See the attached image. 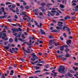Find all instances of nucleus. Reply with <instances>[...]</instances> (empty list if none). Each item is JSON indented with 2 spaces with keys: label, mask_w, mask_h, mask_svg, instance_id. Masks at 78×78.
Instances as JSON below:
<instances>
[{
  "label": "nucleus",
  "mask_w": 78,
  "mask_h": 78,
  "mask_svg": "<svg viewBox=\"0 0 78 78\" xmlns=\"http://www.w3.org/2000/svg\"><path fill=\"white\" fill-rule=\"evenodd\" d=\"M16 11L17 12H19V8L18 7H16Z\"/></svg>",
  "instance_id": "nucleus-36"
},
{
  "label": "nucleus",
  "mask_w": 78,
  "mask_h": 78,
  "mask_svg": "<svg viewBox=\"0 0 78 78\" xmlns=\"http://www.w3.org/2000/svg\"><path fill=\"white\" fill-rule=\"evenodd\" d=\"M40 30L41 31V34H46L45 32L44 31L41 29H40Z\"/></svg>",
  "instance_id": "nucleus-11"
},
{
  "label": "nucleus",
  "mask_w": 78,
  "mask_h": 78,
  "mask_svg": "<svg viewBox=\"0 0 78 78\" xmlns=\"http://www.w3.org/2000/svg\"><path fill=\"white\" fill-rule=\"evenodd\" d=\"M34 68H36V70H38V69H40V67L38 66L37 67V66H34Z\"/></svg>",
  "instance_id": "nucleus-23"
},
{
  "label": "nucleus",
  "mask_w": 78,
  "mask_h": 78,
  "mask_svg": "<svg viewBox=\"0 0 78 78\" xmlns=\"http://www.w3.org/2000/svg\"><path fill=\"white\" fill-rule=\"evenodd\" d=\"M74 65L76 66H78V63L77 62H76L74 63Z\"/></svg>",
  "instance_id": "nucleus-60"
},
{
  "label": "nucleus",
  "mask_w": 78,
  "mask_h": 78,
  "mask_svg": "<svg viewBox=\"0 0 78 78\" xmlns=\"http://www.w3.org/2000/svg\"><path fill=\"white\" fill-rule=\"evenodd\" d=\"M55 41V39L51 40L49 41V46H51V45L52 44H53V42H53V41Z\"/></svg>",
  "instance_id": "nucleus-9"
},
{
  "label": "nucleus",
  "mask_w": 78,
  "mask_h": 78,
  "mask_svg": "<svg viewBox=\"0 0 78 78\" xmlns=\"http://www.w3.org/2000/svg\"><path fill=\"white\" fill-rule=\"evenodd\" d=\"M54 46L53 45H51V47H49V49H51L52 48H53Z\"/></svg>",
  "instance_id": "nucleus-57"
},
{
  "label": "nucleus",
  "mask_w": 78,
  "mask_h": 78,
  "mask_svg": "<svg viewBox=\"0 0 78 78\" xmlns=\"http://www.w3.org/2000/svg\"><path fill=\"white\" fill-rule=\"evenodd\" d=\"M4 27L5 28H6V30H8L9 28H8V27L6 25Z\"/></svg>",
  "instance_id": "nucleus-56"
},
{
  "label": "nucleus",
  "mask_w": 78,
  "mask_h": 78,
  "mask_svg": "<svg viewBox=\"0 0 78 78\" xmlns=\"http://www.w3.org/2000/svg\"><path fill=\"white\" fill-rule=\"evenodd\" d=\"M70 73H75V71L73 70H70Z\"/></svg>",
  "instance_id": "nucleus-52"
},
{
  "label": "nucleus",
  "mask_w": 78,
  "mask_h": 78,
  "mask_svg": "<svg viewBox=\"0 0 78 78\" xmlns=\"http://www.w3.org/2000/svg\"><path fill=\"white\" fill-rule=\"evenodd\" d=\"M69 27L67 26H64L62 27L63 30H64L66 28V30H68V29H69Z\"/></svg>",
  "instance_id": "nucleus-10"
},
{
  "label": "nucleus",
  "mask_w": 78,
  "mask_h": 78,
  "mask_svg": "<svg viewBox=\"0 0 78 78\" xmlns=\"http://www.w3.org/2000/svg\"><path fill=\"white\" fill-rule=\"evenodd\" d=\"M16 31L17 32H19V31H22V30L21 29L20 27H19L18 29H16Z\"/></svg>",
  "instance_id": "nucleus-16"
},
{
  "label": "nucleus",
  "mask_w": 78,
  "mask_h": 78,
  "mask_svg": "<svg viewBox=\"0 0 78 78\" xmlns=\"http://www.w3.org/2000/svg\"><path fill=\"white\" fill-rule=\"evenodd\" d=\"M14 73V70H12L11 71V73L10 74V75H13Z\"/></svg>",
  "instance_id": "nucleus-29"
},
{
  "label": "nucleus",
  "mask_w": 78,
  "mask_h": 78,
  "mask_svg": "<svg viewBox=\"0 0 78 78\" xmlns=\"http://www.w3.org/2000/svg\"><path fill=\"white\" fill-rule=\"evenodd\" d=\"M63 23L61 21H58V25L60 27H56V29H59V30H62V27H63Z\"/></svg>",
  "instance_id": "nucleus-3"
},
{
  "label": "nucleus",
  "mask_w": 78,
  "mask_h": 78,
  "mask_svg": "<svg viewBox=\"0 0 78 78\" xmlns=\"http://www.w3.org/2000/svg\"><path fill=\"white\" fill-rule=\"evenodd\" d=\"M1 9L2 12H5V9H4V7H1Z\"/></svg>",
  "instance_id": "nucleus-43"
},
{
  "label": "nucleus",
  "mask_w": 78,
  "mask_h": 78,
  "mask_svg": "<svg viewBox=\"0 0 78 78\" xmlns=\"http://www.w3.org/2000/svg\"><path fill=\"white\" fill-rule=\"evenodd\" d=\"M75 18V16H73L71 17V19L72 20H74Z\"/></svg>",
  "instance_id": "nucleus-58"
},
{
  "label": "nucleus",
  "mask_w": 78,
  "mask_h": 78,
  "mask_svg": "<svg viewBox=\"0 0 78 78\" xmlns=\"http://www.w3.org/2000/svg\"><path fill=\"white\" fill-rule=\"evenodd\" d=\"M49 66V65L48 64H47L46 65L44 66V68H45V69H48V68Z\"/></svg>",
  "instance_id": "nucleus-25"
},
{
  "label": "nucleus",
  "mask_w": 78,
  "mask_h": 78,
  "mask_svg": "<svg viewBox=\"0 0 78 78\" xmlns=\"http://www.w3.org/2000/svg\"><path fill=\"white\" fill-rule=\"evenodd\" d=\"M61 1L62 2L63 4H64L65 5H66V4H67L66 0H61Z\"/></svg>",
  "instance_id": "nucleus-12"
},
{
  "label": "nucleus",
  "mask_w": 78,
  "mask_h": 78,
  "mask_svg": "<svg viewBox=\"0 0 78 78\" xmlns=\"http://www.w3.org/2000/svg\"><path fill=\"white\" fill-rule=\"evenodd\" d=\"M3 43V40H0V44L2 45Z\"/></svg>",
  "instance_id": "nucleus-41"
},
{
  "label": "nucleus",
  "mask_w": 78,
  "mask_h": 78,
  "mask_svg": "<svg viewBox=\"0 0 78 78\" xmlns=\"http://www.w3.org/2000/svg\"><path fill=\"white\" fill-rule=\"evenodd\" d=\"M27 44L28 45H32V44L30 43L29 42H27Z\"/></svg>",
  "instance_id": "nucleus-39"
},
{
  "label": "nucleus",
  "mask_w": 78,
  "mask_h": 78,
  "mask_svg": "<svg viewBox=\"0 0 78 78\" xmlns=\"http://www.w3.org/2000/svg\"><path fill=\"white\" fill-rule=\"evenodd\" d=\"M6 17H7V15L0 16V19H5V18H6Z\"/></svg>",
  "instance_id": "nucleus-15"
},
{
  "label": "nucleus",
  "mask_w": 78,
  "mask_h": 78,
  "mask_svg": "<svg viewBox=\"0 0 78 78\" xmlns=\"http://www.w3.org/2000/svg\"><path fill=\"white\" fill-rule=\"evenodd\" d=\"M59 45V43H56V44H55V46H57V45Z\"/></svg>",
  "instance_id": "nucleus-64"
},
{
  "label": "nucleus",
  "mask_w": 78,
  "mask_h": 78,
  "mask_svg": "<svg viewBox=\"0 0 78 78\" xmlns=\"http://www.w3.org/2000/svg\"><path fill=\"white\" fill-rule=\"evenodd\" d=\"M27 48V51L25 49V48L24 47H23L22 48V49L24 51V52H25V51H26V52H27V53H31V51L30 50V49H29L28 48Z\"/></svg>",
  "instance_id": "nucleus-6"
},
{
  "label": "nucleus",
  "mask_w": 78,
  "mask_h": 78,
  "mask_svg": "<svg viewBox=\"0 0 78 78\" xmlns=\"http://www.w3.org/2000/svg\"><path fill=\"white\" fill-rule=\"evenodd\" d=\"M68 75L69 76V77H72V74H71L69 73H68Z\"/></svg>",
  "instance_id": "nucleus-24"
},
{
  "label": "nucleus",
  "mask_w": 78,
  "mask_h": 78,
  "mask_svg": "<svg viewBox=\"0 0 78 78\" xmlns=\"http://www.w3.org/2000/svg\"><path fill=\"white\" fill-rule=\"evenodd\" d=\"M22 34V32H19V34H18L17 33H15L14 34H13V35H14V36H15L16 37H20V36H21V35ZM17 34H18V35Z\"/></svg>",
  "instance_id": "nucleus-5"
},
{
  "label": "nucleus",
  "mask_w": 78,
  "mask_h": 78,
  "mask_svg": "<svg viewBox=\"0 0 78 78\" xmlns=\"http://www.w3.org/2000/svg\"><path fill=\"white\" fill-rule=\"evenodd\" d=\"M16 5H12V8H15V7H16Z\"/></svg>",
  "instance_id": "nucleus-47"
},
{
  "label": "nucleus",
  "mask_w": 78,
  "mask_h": 78,
  "mask_svg": "<svg viewBox=\"0 0 78 78\" xmlns=\"http://www.w3.org/2000/svg\"><path fill=\"white\" fill-rule=\"evenodd\" d=\"M60 21H63V22H65V20L64 19H60L59 20Z\"/></svg>",
  "instance_id": "nucleus-51"
},
{
  "label": "nucleus",
  "mask_w": 78,
  "mask_h": 78,
  "mask_svg": "<svg viewBox=\"0 0 78 78\" xmlns=\"http://www.w3.org/2000/svg\"><path fill=\"white\" fill-rule=\"evenodd\" d=\"M61 59H63V61H65V60L67 59V58H64V57H62L61 58Z\"/></svg>",
  "instance_id": "nucleus-45"
},
{
  "label": "nucleus",
  "mask_w": 78,
  "mask_h": 78,
  "mask_svg": "<svg viewBox=\"0 0 78 78\" xmlns=\"http://www.w3.org/2000/svg\"><path fill=\"white\" fill-rule=\"evenodd\" d=\"M42 64H41L39 63H38L37 64V66H42Z\"/></svg>",
  "instance_id": "nucleus-49"
},
{
  "label": "nucleus",
  "mask_w": 78,
  "mask_h": 78,
  "mask_svg": "<svg viewBox=\"0 0 78 78\" xmlns=\"http://www.w3.org/2000/svg\"><path fill=\"white\" fill-rule=\"evenodd\" d=\"M31 55L32 56V58H31L30 60L33 62H34V61H36V59H38L37 56L36 55H35V53L31 54Z\"/></svg>",
  "instance_id": "nucleus-2"
},
{
  "label": "nucleus",
  "mask_w": 78,
  "mask_h": 78,
  "mask_svg": "<svg viewBox=\"0 0 78 78\" xmlns=\"http://www.w3.org/2000/svg\"><path fill=\"white\" fill-rule=\"evenodd\" d=\"M7 37V35L5 33H3V32H0V38L2 37V39H5V37Z\"/></svg>",
  "instance_id": "nucleus-4"
},
{
  "label": "nucleus",
  "mask_w": 78,
  "mask_h": 78,
  "mask_svg": "<svg viewBox=\"0 0 78 78\" xmlns=\"http://www.w3.org/2000/svg\"><path fill=\"white\" fill-rule=\"evenodd\" d=\"M41 72V71L40 70H37L34 72V73H39V72Z\"/></svg>",
  "instance_id": "nucleus-35"
},
{
  "label": "nucleus",
  "mask_w": 78,
  "mask_h": 78,
  "mask_svg": "<svg viewBox=\"0 0 78 78\" xmlns=\"http://www.w3.org/2000/svg\"><path fill=\"white\" fill-rule=\"evenodd\" d=\"M75 10H76L75 12H77L78 11V8L76 7V6L75 7Z\"/></svg>",
  "instance_id": "nucleus-44"
},
{
  "label": "nucleus",
  "mask_w": 78,
  "mask_h": 78,
  "mask_svg": "<svg viewBox=\"0 0 78 78\" xmlns=\"http://www.w3.org/2000/svg\"><path fill=\"white\" fill-rule=\"evenodd\" d=\"M41 6H44L46 5V2H43V3H41L40 4Z\"/></svg>",
  "instance_id": "nucleus-14"
},
{
  "label": "nucleus",
  "mask_w": 78,
  "mask_h": 78,
  "mask_svg": "<svg viewBox=\"0 0 78 78\" xmlns=\"http://www.w3.org/2000/svg\"><path fill=\"white\" fill-rule=\"evenodd\" d=\"M38 9H36L34 10H33V11L34 12L35 15L36 16H37L39 14V12H38Z\"/></svg>",
  "instance_id": "nucleus-7"
},
{
  "label": "nucleus",
  "mask_w": 78,
  "mask_h": 78,
  "mask_svg": "<svg viewBox=\"0 0 78 78\" xmlns=\"http://www.w3.org/2000/svg\"><path fill=\"white\" fill-rule=\"evenodd\" d=\"M70 43H71V40H68L66 42L67 45H69V44H70Z\"/></svg>",
  "instance_id": "nucleus-17"
},
{
  "label": "nucleus",
  "mask_w": 78,
  "mask_h": 78,
  "mask_svg": "<svg viewBox=\"0 0 78 78\" xmlns=\"http://www.w3.org/2000/svg\"><path fill=\"white\" fill-rule=\"evenodd\" d=\"M10 11H12V12H16L15 11L13 10V9H12V7H10Z\"/></svg>",
  "instance_id": "nucleus-33"
},
{
  "label": "nucleus",
  "mask_w": 78,
  "mask_h": 78,
  "mask_svg": "<svg viewBox=\"0 0 78 78\" xmlns=\"http://www.w3.org/2000/svg\"><path fill=\"white\" fill-rule=\"evenodd\" d=\"M63 36L65 37H67V35H66V33H64L63 34Z\"/></svg>",
  "instance_id": "nucleus-38"
},
{
  "label": "nucleus",
  "mask_w": 78,
  "mask_h": 78,
  "mask_svg": "<svg viewBox=\"0 0 78 78\" xmlns=\"http://www.w3.org/2000/svg\"><path fill=\"white\" fill-rule=\"evenodd\" d=\"M67 31H68L69 34H72V33L70 32V28H69L68 30H67Z\"/></svg>",
  "instance_id": "nucleus-22"
},
{
  "label": "nucleus",
  "mask_w": 78,
  "mask_h": 78,
  "mask_svg": "<svg viewBox=\"0 0 78 78\" xmlns=\"http://www.w3.org/2000/svg\"><path fill=\"white\" fill-rule=\"evenodd\" d=\"M73 69L75 70H78V68L77 67L75 68V67H73Z\"/></svg>",
  "instance_id": "nucleus-53"
},
{
  "label": "nucleus",
  "mask_w": 78,
  "mask_h": 78,
  "mask_svg": "<svg viewBox=\"0 0 78 78\" xmlns=\"http://www.w3.org/2000/svg\"><path fill=\"white\" fill-rule=\"evenodd\" d=\"M15 42H18L17 38L16 37L15 38Z\"/></svg>",
  "instance_id": "nucleus-48"
},
{
  "label": "nucleus",
  "mask_w": 78,
  "mask_h": 78,
  "mask_svg": "<svg viewBox=\"0 0 78 78\" xmlns=\"http://www.w3.org/2000/svg\"><path fill=\"white\" fill-rule=\"evenodd\" d=\"M13 41V40L12 38H10L9 39V42H11V43H12Z\"/></svg>",
  "instance_id": "nucleus-30"
},
{
  "label": "nucleus",
  "mask_w": 78,
  "mask_h": 78,
  "mask_svg": "<svg viewBox=\"0 0 78 78\" xmlns=\"http://www.w3.org/2000/svg\"><path fill=\"white\" fill-rule=\"evenodd\" d=\"M60 49L61 51H63L64 50V46H60Z\"/></svg>",
  "instance_id": "nucleus-19"
},
{
  "label": "nucleus",
  "mask_w": 78,
  "mask_h": 78,
  "mask_svg": "<svg viewBox=\"0 0 78 78\" xmlns=\"http://www.w3.org/2000/svg\"><path fill=\"white\" fill-rule=\"evenodd\" d=\"M55 70H53V71H52V73H54V74H56V73H55Z\"/></svg>",
  "instance_id": "nucleus-40"
},
{
  "label": "nucleus",
  "mask_w": 78,
  "mask_h": 78,
  "mask_svg": "<svg viewBox=\"0 0 78 78\" xmlns=\"http://www.w3.org/2000/svg\"><path fill=\"white\" fill-rule=\"evenodd\" d=\"M60 39L61 41H63L64 40V38L62 37V36L60 37Z\"/></svg>",
  "instance_id": "nucleus-63"
},
{
  "label": "nucleus",
  "mask_w": 78,
  "mask_h": 78,
  "mask_svg": "<svg viewBox=\"0 0 78 78\" xmlns=\"http://www.w3.org/2000/svg\"><path fill=\"white\" fill-rule=\"evenodd\" d=\"M1 78H6L5 76L3 74L2 75Z\"/></svg>",
  "instance_id": "nucleus-50"
},
{
  "label": "nucleus",
  "mask_w": 78,
  "mask_h": 78,
  "mask_svg": "<svg viewBox=\"0 0 78 78\" xmlns=\"http://www.w3.org/2000/svg\"><path fill=\"white\" fill-rule=\"evenodd\" d=\"M8 41H5L4 42V45H7V44H8Z\"/></svg>",
  "instance_id": "nucleus-46"
},
{
  "label": "nucleus",
  "mask_w": 78,
  "mask_h": 78,
  "mask_svg": "<svg viewBox=\"0 0 78 78\" xmlns=\"http://www.w3.org/2000/svg\"><path fill=\"white\" fill-rule=\"evenodd\" d=\"M48 37L49 39H52L53 38V36L52 35H50Z\"/></svg>",
  "instance_id": "nucleus-34"
},
{
  "label": "nucleus",
  "mask_w": 78,
  "mask_h": 78,
  "mask_svg": "<svg viewBox=\"0 0 78 78\" xmlns=\"http://www.w3.org/2000/svg\"><path fill=\"white\" fill-rule=\"evenodd\" d=\"M44 8H45V7L44 6H41L39 8V9L41 10V11L42 12H45L46 10H45V9H44Z\"/></svg>",
  "instance_id": "nucleus-8"
},
{
  "label": "nucleus",
  "mask_w": 78,
  "mask_h": 78,
  "mask_svg": "<svg viewBox=\"0 0 78 78\" xmlns=\"http://www.w3.org/2000/svg\"><path fill=\"white\" fill-rule=\"evenodd\" d=\"M14 17L16 19H18V17H17V16L16 15H15Z\"/></svg>",
  "instance_id": "nucleus-62"
},
{
  "label": "nucleus",
  "mask_w": 78,
  "mask_h": 78,
  "mask_svg": "<svg viewBox=\"0 0 78 78\" xmlns=\"http://www.w3.org/2000/svg\"><path fill=\"white\" fill-rule=\"evenodd\" d=\"M4 47L5 48V49L6 50H8V49H9V47L8 46H4Z\"/></svg>",
  "instance_id": "nucleus-42"
},
{
  "label": "nucleus",
  "mask_w": 78,
  "mask_h": 78,
  "mask_svg": "<svg viewBox=\"0 0 78 78\" xmlns=\"http://www.w3.org/2000/svg\"><path fill=\"white\" fill-rule=\"evenodd\" d=\"M5 5H12V3H11V2H5Z\"/></svg>",
  "instance_id": "nucleus-26"
},
{
  "label": "nucleus",
  "mask_w": 78,
  "mask_h": 78,
  "mask_svg": "<svg viewBox=\"0 0 78 78\" xmlns=\"http://www.w3.org/2000/svg\"><path fill=\"white\" fill-rule=\"evenodd\" d=\"M9 51L11 53H13V52L12 51V50L11 49H10Z\"/></svg>",
  "instance_id": "nucleus-54"
},
{
  "label": "nucleus",
  "mask_w": 78,
  "mask_h": 78,
  "mask_svg": "<svg viewBox=\"0 0 78 78\" xmlns=\"http://www.w3.org/2000/svg\"><path fill=\"white\" fill-rule=\"evenodd\" d=\"M51 5H52V4H50V3H48L46 5V6L48 8V7H49V6H51Z\"/></svg>",
  "instance_id": "nucleus-18"
},
{
  "label": "nucleus",
  "mask_w": 78,
  "mask_h": 78,
  "mask_svg": "<svg viewBox=\"0 0 78 78\" xmlns=\"http://www.w3.org/2000/svg\"><path fill=\"white\" fill-rule=\"evenodd\" d=\"M59 68L58 69V72L59 73L64 74L66 73L67 70V69H65L64 66H60Z\"/></svg>",
  "instance_id": "nucleus-1"
},
{
  "label": "nucleus",
  "mask_w": 78,
  "mask_h": 78,
  "mask_svg": "<svg viewBox=\"0 0 78 78\" xmlns=\"http://www.w3.org/2000/svg\"><path fill=\"white\" fill-rule=\"evenodd\" d=\"M71 14L72 16H73V15H75V12H73V13H71Z\"/></svg>",
  "instance_id": "nucleus-59"
},
{
  "label": "nucleus",
  "mask_w": 78,
  "mask_h": 78,
  "mask_svg": "<svg viewBox=\"0 0 78 78\" xmlns=\"http://www.w3.org/2000/svg\"><path fill=\"white\" fill-rule=\"evenodd\" d=\"M25 9H29V8H30V7H29L27 5H26V6L24 7Z\"/></svg>",
  "instance_id": "nucleus-31"
},
{
  "label": "nucleus",
  "mask_w": 78,
  "mask_h": 78,
  "mask_svg": "<svg viewBox=\"0 0 78 78\" xmlns=\"http://www.w3.org/2000/svg\"><path fill=\"white\" fill-rule=\"evenodd\" d=\"M73 37L72 36H69V39H73Z\"/></svg>",
  "instance_id": "nucleus-55"
},
{
  "label": "nucleus",
  "mask_w": 78,
  "mask_h": 78,
  "mask_svg": "<svg viewBox=\"0 0 78 78\" xmlns=\"http://www.w3.org/2000/svg\"><path fill=\"white\" fill-rule=\"evenodd\" d=\"M51 32H55V33H56V30H53L51 31Z\"/></svg>",
  "instance_id": "nucleus-61"
},
{
  "label": "nucleus",
  "mask_w": 78,
  "mask_h": 78,
  "mask_svg": "<svg viewBox=\"0 0 78 78\" xmlns=\"http://www.w3.org/2000/svg\"><path fill=\"white\" fill-rule=\"evenodd\" d=\"M16 28H12V30L13 31H15V32H16Z\"/></svg>",
  "instance_id": "nucleus-37"
},
{
  "label": "nucleus",
  "mask_w": 78,
  "mask_h": 78,
  "mask_svg": "<svg viewBox=\"0 0 78 78\" xmlns=\"http://www.w3.org/2000/svg\"><path fill=\"white\" fill-rule=\"evenodd\" d=\"M20 8H21L22 11L23 10H24V9H25V7L23 6V5H21Z\"/></svg>",
  "instance_id": "nucleus-27"
},
{
  "label": "nucleus",
  "mask_w": 78,
  "mask_h": 78,
  "mask_svg": "<svg viewBox=\"0 0 78 78\" xmlns=\"http://www.w3.org/2000/svg\"><path fill=\"white\" fill-rule=\"evenodd\" d=\"M26 12L22 11V12L20 13V16H23V15H26V13H25Z\"/></svg>",
  "instance_id": "nucleus-13"
},
{
  "label": "nucleus",
  "mask_w": 78,
  "mask_h": 78,
  "mask_svg": "<svg viewBox=\"0 0 78 78\" xmlns=\"http://www.w3.org/2000/svg\"><path fill=\"white\" fill-rule=\"evenodd\" d=\"M59 7H60V8H64V7H65V6H64V5H62V4H60Z\"/></svg>",
  "instance_id": "nucleus-28"
},
{
  "label": "nucleus",
  "mask_w": 78,
  "mask_h": 78,
  "mask_svg": "<svg viewBox=\"0 0 78 78\" xmlns=\"http://www.w3.org/2000/svg\"><path fill=\"white\" fill-rule=\"evenodd\" d=\"M70 56H71V55H70V54H67L65 56L66 58H69V57H70Z\"/></svg>",
  "instance_id": "nucleus-20"
},
{
  "label": "nucleus",
  "mask_w": 78,
  "mask_h": 78,
  "mask_svg": "<svg viewBox=\"0 0 78 78\" xmlns=\"http://www.w3.org/2000/svg\"><path fill=\"white\" fill-rule=\"evenodd\" d=\"M20 61H23V62H25V60L24 58H20Z\"/></svg>",
  "instance_id": "nucleus-32"
},
{
  "label": "nucleus",
  "mask_w": 78,
  "mask_h": 78,
  "mask_svg": "<svg viewBox=\"0 0 78 78\" xmlns=\"http://www.w3.org/2000/svg\"><path fill=\"white\" fill-rule=\"evenodd\" d=\"M34 22L35 23V25H36L37 26L38 28H39V25H37V22L36 21H34Z\"/></svg>",
  "instance_id": "nucleus-21"
}]
</instances>
